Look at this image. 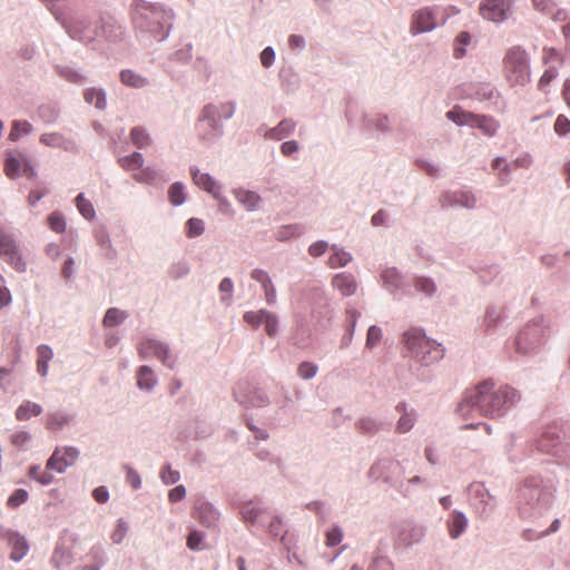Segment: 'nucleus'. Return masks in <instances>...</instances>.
<instances>
[{"label": "nucleus", "mask_w": 570, "mask_h": 570, "mask_svg": "<svg viewBox=\"0 0 570 570\" xmlns=\"http://www.w3.org/2000/svg\"><path fill=\"white\" fill-rule=\"evenodd\" d=\"M521 400V394L510 385H497L492 380H485L463 393L456 406L462 417L481 415L501 417Z\"/></svg>", "instance_id": "1"}, {"label": "nucleus", "mask_w": 570, "mask_h": 570, "mask_svg": "<svg viewBox=\"0 0 570 570\" xmlns=\"http://www.w3.org/2000/svg\"><path fill=\"white\" fill-rule=\"evenodd\" d=\"M130 10L132 26L139 41L150 46L169 37L175 20L173 9L159 2L134 0Z\"/></svg>", "instance_id": "2"}, {"label": "nucleus", "mask_w": 570, "mask_h": 570, "mask_svg": "<svg viewBox=\"0 0 570 570\" xmlns=\"http://www.w3.org/2000/svg\"><path fill=\"white\" fill-rule=\"evenodd\" d=\"M404 356L410 357L421 366H431L444 357L442 344L426 336L422 327L413 326L406 330L401 337Z\"/></svg>", "instance_id": "3"}, {"label": "nucleus", "mask_w": 570, "mask_h": 570, "mask_svg": "<svg viewBox=\"0 0 570 570\" xmlns=\"http://www.w3.org/2000/svg\"><path fill=\"white\" fill-rule=\"evenodd\" d=\"M552 494L537 476L525 478L518 497L519 514L523 519L542 515L551 505Z\"/></svg>", "instance_id": "4"}, {"label": "nucleus", "mask_w": 570, "mask_h": 570, "mask_svg": "<svg viewBox=\"0 0 570 570\" xmlns=\"http://www.w3.org/2000/svg\"><path fill=\"white\" fill-rule=\"evenodd\" d=\"M549 334L550 325L543 316L532 318L517 334L514 340L515 352L521 355L538 352Z\"/></svg>", "instance_id": "5"}, {"label": "nucleus", "mask_w": 570, "mask_h": 570, "mask_svg": "<svg viewBox=\"0 0 570 570\" xmlns=\"http://www.w3.org/2000/svg\"><path fill=\"white\" fill-rule=\"evenodd\" d=\"M564 436L563 428L558 423H551L541 430L533 444L539 452L560 458L563 464L570 465V445L564 443Z\"/></svg>", "instance_id": "6"}, {"label": "nucleus", "mask_w": 570, "mask_h": 570, "mask_svg": "<svg viewBox=\"0 0 570 570\" xmlns=\"http://www.w3.org/2000/svg\"><path fill=\"white\" fill-rule=\"evenodd\" d=\"M503 69L511 85L524 86L530 81V57L521 46L508 49L503 58Z\"/></svg>", "instance_id": "7"}, {"label": "nucleus", "mask_w": 570, "mask_h": 570, "mask_svg": "<svg viewBox=\"0 0 570 570\" xmlns=\"http://www.w3.org/2000/svg\"><path fill=\"white\" fill-rule=\"evenodd\" d=\"M137 353L141 360L154 355L169 370H175L178 361L177 354L171 351L168 343L153 337L141 338L137 344Z\"/></svg>", "instance_id": "8"}, {"label": "nucleus", "mask_w": 570, "mask_h": 570, "mask_svg": "<svg viewBox=\"0 0 570 570\" xmlns=\"http://www.w3.org/2000/svg\"><path fill=\"white\" fill-rule=\"evenodd\" d=\"M59 22L73 40L90 43L98 37V27L88 16L73 13L67 19H59Z\"/></svg>", "instance_id": "9"}, {"label": "nucleus", "mask_w": 570, "mask_h": 570, "mask_svg": "<svg viewBox=\"0 0 570 570\" xmlns=\"http://www.w3.org/2000/svg\"><path fill=\"white\" fill-rule=\"evenodd\" d=\"M196 130L199 140L205 145H213L224 135V126L215 109L205 105L197 118Z\"/></svg>", "instance_id": "10"}, {"label": "nucleus", "mask_w": 570, "mask_h": 570, "mask_svg": "<svg viewBox=\"0 0 570 570\" xmlns=\"http://www.w3.org/2000/svg\"><path fill=\"white\" fill-rule=\"evenodd\" d=\"M403 474V466L399 461L390 458L376 460L370 468L367 475L373 481L382 480L390 488L397 491L399 476Z\"/></svg>", "instance_id": "11"}, {"label": "nucleus", "mask_w": 570, "mask_h": 570, "mask_svg": "<svg viewBox=\"0 0 570 570\" xmlns=\"http://www.w3.org/2000/svg\"><path fill=\"white\" fill-rule=\"evenodd\" d=\"M515 0H482L479 14L487 21L502 24L514 16Z\"/></svg>", "instance_id": "12"}, {"label": "nucleus", "mask_w": 570, "mask_h": 570, "mask_svg": "<svg viewBox=\"0 0 570 570\" xmlns=\"http://www.w3.org/2000/svg\"><path fill=\"white\" fill-rule=\"evenodd\" d=\"M0 256L16 272L26 273L27 262L23 259L14 235L4 228H0Z\"/></svg>", "instance_id": "13"}, {"label": "nucleus", "mask_w": 570, "mask_h": 570, "mask_svg": "<svg viewBox=\"0 0 570 570\" xmlns=\"http://www.w3.org/2000/svg\"><path fill=\"white\" fill-rule=\"evenodd\" d=\"M266 513L267 508L265 507L264 502L257 498L247 500L239 505V514L242 520L247 524L249 530L253 528L265 529Z\"/></svg>", "instance_id": "14"}, {"label": "nucleus", "mask_w": 570, "mask_h": 570, "mask_svg": "<svg viewBox=\"0 0 570 570\" xmlns=\"http://www.w3.org/2000/svg\"><path fill=\"white\" fill-rule=\"evenodd\" d=\"M442 208H465L473 210L478 207V197L470 189L446 190L440 196Z\"/></svg>", "instance_id": "15"}, {"label": "nucleus", "mask_w": 570, "mask_h": 570, "mask_svg": "<svg viewBox=\"0 0 570 570\" xmlns=\"http://www.w3.org/2000/svg\"><path fill=\"white\" fill-rule=\"evenodd\" d=\"M380 281L382 287L391 295L394 299H401L403 295L411 294L405 288V277L396 267H385L380 273Z\"/></svg>", "instance_id": "16"}, {"label": "nucleus", "mask_w": 570, "mask_h": 570, "mask_svg": "<svg viewBox=\"0 0 570 570\" xmlns=\"http://www.w3.org/2000/svg\"><path fill=\"white\" fill-rule=\"evenodd\" d=\"M436 28V17L432 8L424 7L413 12L410 23V33L417 36L431 32Z\"/></svg>", "instance_id": "17"}, {"label": "nucleus", "mask_w": 570, "mask_h": 570, "mask_svg": "<svg viewBox=\"0 0 570 570\" xmlns=\"http://www.w3.org/2000/svg\"><path fill=\"white\" fill-rule=\"evenodd\" d=\"M190 176L196 186L210 194L216 200H223V186L210 174L202 173L197 166H190Z\"/></svg>", "instance_id": "18"}, {"label": "nucleus", "mask_w": 570, "mask_h": 570, "mask_svg": "<svg viewBox=\"0 0 570 570\" xmlns=\"http://www.w3.org/2000/svg\"><path fill=\"white\" fill-rule=\"evenodd\" d=\"M234 399L240 405L256 409L268 406L272 402L267 392L261 387H254L246 393L235 391Z\"/></svg>", "instance_id": "19"}, {"label": "nucleus", "mask_w": 570, "mask_h": 570, "mask_svg": "<svg viewBox=\"0 0 570 570\" xmlns=\"http://www.w3.org/2000/svg\"><path fill=\"white\" fill-rule=\"evenodd\" d=\"M39 141L47 147L59 148L72 154L79 153V146L76 140L58 131L42 134Z\"/></svg>", "instance_id": "20"}, {"label": "nucleus", "mask_w": 570, "mask_h": 570, "mask_svg": "<svg viewBox=\"0 0 570 570\" xmlns=\"http://www.w3.org/2000/svg\"><path fill=\"white\" fill-rule=\"evenodd\" d=\"M425 527L421 524L405 523L396 533V541L399 544L410 548L420 543L425 537Z\"/></svg>", "instance_id": "21"}, {"label": "nucleus", "mask_w": 570, "mask_h": 570, "mask_svg": "<svg viewBox=\"0 0 570 570\" xmlns=\"http://www.w3.org/2000/svg\"><path fill=\"white\" fill-rule=\"evenodd\" d=\"M504 321V308L499 305H489L485 309L481 328L485 335H495Z\"/></svg>", "instance_id": "22"}, {"label": "nucleus", "mask_w": 570, "mask_h": 570, "mask_svg": "<svg viewBox=\"0 0 570 570\" xmlns=\"http://www.w3.org/2000/svg\"><path fill=\"white\" fill-rule=\"evenodd\" d=\"M331 285L338 291L342 296L350 297L357 291L358 283L356 277L348 272L337 273L333 276Z\"/></svg>", "instance_id": "23"}, {"label": "nucleus", "mask_w": 570, "mask_h": 570, "mask_svg": "<svg viewBox=\"0 0 570 570\" xmlns=\"http://www.w3.org/2000/svg\"><path fill=\"white\" fill-rule=\"evenodd\" d=\"M195 518L206 528H216L220 513L214 504L203 501L196 507Z\"/></svg>", "instance_id": "24"}, {"label": "nucleus", "mask_w": 570, "mask_h": 570, "mask_svg": "<svg viewBox=\"0 0 570 570\" xmlns=\"http://www.w3.org/2000/svg\"><path fill=\"white\" fill-rule=\"evenodd\" d=\"M75 561V554L72 552V544L68 543L67 540L60 539L57 542L55 551L51 557V563L60 569L69 567Z\"/></svg>", "instance_id": "25"}, {"label": "nucleus", "mask_w": 570, "mask_h": 570, "mask_svg": "<svg viewBox=\"0 0 570 570\" xmlns=\"http://www.w3.org/2000/svg\"><path fill=\"white\" fill-rule=\"evenodd\" d=\"M4 537L12 549L10 559L14 562L21 561L29 551L27 539L20 533L10 530L6 532Z\"/></svg>", "instance_id": "26"}, {"label": "nucleus", "mask_w": 570, "mask_h": 570, "mask_svg": "<svg viewBox=\"0 0 570 570\" xmlns=\"http://www.w3.org/2000/svg\"><path fill=\"white\" fill-rule=\"evenodd\" d=\"M296 126L297 124L294 119L284 118L275 127L267 129L264 137L274 141H281L292 136L296 130Z\"/></svg>", "instance_id": "27"}, {"label": "nucleus", "mask_w": 570, "mask_h": 570, "mask_svg": "<svg viewBox=\"0 0 570 570\" xmlns=\"http://www.w3.org/2000/svg\"><path fill=\"white\" fill-rule=\"evenodd\" d=\"M470 491L475 499L479 500V509L481 513H491L495 509V500L488 489L481 483L470 485Z\"/></svg>", "instance_id": "28"}, {"label": "nucleus", "mask_w": 570, "mask_h": 570, "mask_svg": "<svg viewBox=\"0 0 570 570\" xmlns=\"http://www.w3.org/2000/svg\"><path fill=\"white\" fill-rule=\"evenodd\" d=\"M233 194L236 200L248 212L258 210L259 205L263 202V198L258 193L242 187L235 188Z\"/></svg>", "instance_id": "29"}, {"label": "nucleus", "mask_w": 570, "mask_h": 570, "mask_svg": "<svg viewBox=\"0 0 570 570\" xmlns=\"http://www.w3.org/2000/svg\"><path fill=\"white\" fill-rule=\"evenodd\" d=\"M414 293L422 294L426 298H433L438 293V285L435 281L425 275H414L411 279Z\"/></svg>", "instance_id": "30"}, {"label": "nucleus", "mask_w": 570, "mask_h": 570, "mask_svg": "<svg viewBox=\"0 0 570 570\" xmlns=\"http://www.w3.org/2000/svg\"><path fill=\"white\" fill-rule=\"evenodd\" d=\"M73 419V414L61 410L49 412L47 413L46 429L52 432H59L66 426H69Z\"/></svg>", "instance_id": "31"}, {"label": "nucleus", "mask_w": 570, "mask_h": 570, "mask_svg": "<svg viewBox=\"0 0 570 570\" xmlns=\"http://www.w3.org/2000/svg\"><path fill=\"white\" fill-rule=\"evenodd\" d=\"M362 130L364 131H379L387 134L391 131V121L386 115H371L364 116L362 122Z\"/></svg>", "instance_id": "32"}, {"label": "nucleus", "mask_w": 570, "mask_h": 570, "mask_svg": "<svg viewBox=\"0 0 570 570\" xmlns=\"http://www.w3.org/2000/svg\"><path fill=\"white\" fill-rule=\"evenodd\" d=\"M22 154L12 150L7 151L4 160V174L10 179H16L21 176V168L23 169Z\"/></svg>", "instance_id": "33"}, {"label": "nucleus", "mask_w": 570, "mask_h": 570, "mask_svg": "<svg viewBox=\"0 0 570 570\" xmlns=\"http://www.w3.org/2000/svg\"><path fill=\"white\" fill-rule=\"evenodd\" d=\"M332 254L328 257L327 266L330 268L345 267L353 261V256L350 252L345 250L344 247L337 244L331 245Z\"/></svg>", "instance_id": "34"}, {"label": "nucleus", "mask_w": 570, "mask_h": 570, "mask_svg": "<svg viewBox=\"0 0 570 570\" xmlns=\"http://www.w3.org/2000/svg\"><path fill=\"white\" fill-rule=\"evenodd\" d=\"M137 386L142 390L150 392L157 385L158 380L154 374V370L148 365H141L136 372Z\"/></svg>", "instance_id": "35"}, {"label": "nucleus", "mask_w": 570, "mask_h": 570, "mask_svg": "<svg viewBox=\"0 0 570 570\" xmlns=\"http://www.w3.org/2000/svg\"><path fill=\"white\" fill-rule=\"evenodd\" d=\"M468 528V519L461 511L454 510L448 521V529L451 539H458Z\"/></svg>", "instance_id": "36"}, {"label": "nucleus", "mask_w": 570, "mask_h": 570, "mask_svg": "<svg viewBox=\"0 0 570 570\" xmlns=\"http://www.w3.org/2000/svg\"><path fill=\"white\" fill-rule=\"evenodd\" d=\"M132 178L139 184L155 185L158 180L167 181V177L163 170L154 167H142L139 173H135Z\"/></svg>", "instance_id": "37"}, {"label": "nucleus", "mask_w": 570, "mask_h": 570, "mask_svg": "<svg viewBox=\"0 0 570 570\" xmlns=\"http://www.w3.org/2000/svg\"><path fill=\"white\" fill-rule=\"evenodd\" d=\"M95 238L98 246L105 250V257L109 261H115L118 256V253L111 243L108 230L105 227L97 229L95 233Z\"/></svg>", "instance_id": "38"}, {"label": "nucleus", "mask_w": 570, "mask_h": 570, "mask_svg": "<svg viewBox=\"0 0 570 570\" xmlns=\"http://www.w3.org/2000/svg\"><path fill=\"white\" fill-rule=\"evenodd\" d=\"M445 117L448 120L454 122L458 126L472 127L473 120L475 119V114L466 111L459 106H455L449 111H446Z\"/></svg>", "instance_id": "39"}, {"label": "nucleus", "mask_w": 570, "mask_h": 570, "mask_svg": "<svg viewBox=\"0 0 570 570\" xmlns=\"http://www.w3.org/2000/svg\"><path fill=\"white\" fill-rule=\"evenodd\" d=\"M499 127V122L493 117L475 114L472 128L480 129L485 136L493 137Z\"/></svg>", "instance_id": "40"}, {"label": "nucleus", "mask_w": 570, "mask_h": 570, "mask_svg": "<svg viewBox=\"0 0 570 570\" xmlns=\"http://www.w3.org/2000/svg\"><path fill=\"white\" fill-rule=\"evenodd\" d=\"M83 99L87 104L94 105L99 110H105L107 107L106 91L102 88H87L83 91Z\"/></svg>", "instance_id": "41"}, {"label": "nucleus", "mask_w": 570, "mask_h": 570, "mask_svg": "<svg viewBox=\"0 0 570 570\" xmlns=\"http://www.w3.org/2000/svg\"><path fill=\"white\" fill-rule=\"evenodd\" d=\"M355 426L360 433L373 436L382 430L383 424L372 416H363L356 421Z\"/></svg>", "instance_id": "42"}, {"label": "nucleus", "mask_w": 570, "mask_h": 570, "mask_svg": "<svg viewBox=\"0 0 570 570\" xmlns=\"http://www.w3.org/2000/svg\"><path fill=\"white\" fill-rule=\"evenodd\" d=\"M284 522L283 519L279 515H275L271 519L268 523H266V527L264 530H267V532L273 538H279L281 544L288 550V544L286 541V534L287 531H283Z\"/></svg>", "instance_id": "43"}, {"label": "nucleus", "mask_w": 570, "mask_h": 570, "mask_svg": "<svg viewBox=\"0 0 570 570\" xmlns=\"http://www.w3.org/2000/svg\"><path fill=\"white\" fill-rule=\"evenodd\" d=\"M492 169L498 170L500 186H507L511 181V166L503 157H495L491 164Z\"/></svg>", "instance_id": "44"}, {"label": "nucleus", "mask_w": 570, "mask_h": 570, "mask_svg": "<svg viewBox=\"0 0 570 570\" xmlns=\"http://www.w3.org/2000/svg\"><path fill=\"white\" fill-rule=\"evenodd\" d=\"M312 330L307 324L301 322L292 336V342L299 348H306L311 343Z\"/></svg>", "instance_id": "45"}, {"label": "nucleus", "mask_w": 570, "mask_h": 570, "mask_svg": "<svg viewBox=\"0 0 570 570\" xmlns=\"http://www.w3.org/2000/svg\"><path fill=\"white\" fill-rule=\"evenodd\" d=\"M42 413V406L38 403L26 401L20 404L16 410V419L19 421H27L31 416H38Z\"/></svg>", "instance_id": "46"}, {"label": "nucleus", "mask_w": 570, "mask_h": 570, "mask_svg": "<svg viewBox=\"0 0 570 570\" xmlns=\"http://www.w3.org/2000/svg\"><path fill=\"white\" fill-rule=\"evenodd\" d=\"M120 81L124 85L136 89L144 88L149 83L146 77L130 69H126L120 72Z\"/></svg>", "instance_id": "47"}, {"label": "nucleus", "mask_w": 570, "mask_h": 570, "mask_svg": "<svg viewBox=\"0 0 570 570\" xmlns=\"http://www.w3.org/2000/svg\"><path fill=\"white\" fill-rule=\"evenodd\" d=\"M128 317V313L126 311L119 309L117 307H110L106 311L102 325L105 327H114L120 325Z\"/></svg>", "instance_id": "48"}, {"label": "nucleus", "mask_w": 570, "mask_h": 570, "mask_svg": "<svg viewBox=\"0 0 570 570\" xmlns=\"http://www.w3.org/2000/svg\"><path fill=\"white\" fill-rule=\"evenodd\" d=\"M186 198L185 185L181 181H176L169 186L168 200L173 206H181L186 202Z\"/></svg>", "instance_id": "49"}, {"label": "nucleus", "mask_w": 570, "mask_h": 570, "mask_svg": "<svg viewBox=\"0 0 570 570\" xmlns=\"http://www.w3.org/2000/svg\"><path fill=\"white\" fill-rule=\"evenodd\" d=\"M471 35L468 31H461L453 42V56L462 59L466 53V47L471 43Z\"/></svg>", "instance_id": "50"}, {"label": "nucleus", "mask_w": 570, "mask_h": 570, "mask_svg": "<svg viewBox=\"0 0 570 570\" xmlns=\"http://www.w3.org/2000/svg\"><path fill=\"white\" fill-rule=\"evenodd\" d=\"M218 291L222 294L220 303L224 306L229 307L234 302V296H233L234 283H233L232 278L224 277L218 285Z\"/></svg>", "instance_id": "51"}, {"label": "nucleus", "mask_w": 570, "mask_h": 570, "mask_svg": "<svg viewBox=\"0 0 570 570\" xmlns=\"http://www.w3.org/2000/svg\"><path fill=\"white\" fill-rule=\"evenodd\" d=\"M304 233V229L298 224H291L282 226L275 233V238L279 242H287L293 237H298Z\"/></svg>", "instance_id": "52"}, {"label": "nucleus", "mask_w": 570, "mask_h": 570, "mask_svg": "<svg viewBox=\"0 0 570 570\" xmlns=\"http://www.w3.org/2000/svg\"><path fill=\"white\" fill-rule=\"evenodd\" d=\"M261 315H263V324L265 332L269 337H275L278 334V317L275 313L261 308Z\"/></svg>", "instance_id": "53"}, {"label": "nucleus", "mask_w": 570, "mask_h": 570, "mask_svg": "<svg viewBox=\"0 0 570 570\" xmlns=\"http://www.w3.org/2000/svg\"><path fill=\"white\" fill-rule=\"evenodd\" d=\"M100 29L104 37L109 41H118L125 35L124 28L116 22L106 21L101 24Z\"/></svg>", "instance_id": "54"}, {"label": "nucleus", "mask_w": 570, "mask_h": 570, "mask_svg": "<svg viewBox=\"0 0 570 570\" xmlns=\"http://www.w3.org/2000/svg\"><path fill=\"white\" fill-rule=\"evenodd\" d=\"M209 108L215 109L217 111V116L219 120H229L233 118L236 110L235 101H225L219 104H207Z\"/></svg>", "instance_id": "55"}, {"label": "nucleus", "mask_w": 570, "mask_h": 570, "mask_svg": "<svg viewBox=\"0 0 570 570\" xmlns=\"http://www.w3.org/2000/svg\"><path fill=\"white\" fill-rule=\"evenodd\" d=\"M422 484L428 487V482L425 479L421 478L420 475L412 476L407 481H400V484H397V493L401 494L403 498H411L413 495L412 485Z\"/></svg>", "instance_id": "56"}, {"label": "nucleus", "mask_w": 570, "mask_h": 570, "mask_svg": "<svg viewBox=\"0 0 570 570\" xmlns=\"http://www.w3.org/2000/svg\"><path fill=\"white\" fill-rule=\"evenodd\" d=\"M144 156L139 151H134L131 155L119 158V165L126 170H135L144 167Z\"/></svg>", "instance_id": "57"}, {"label": "nucleus", "mask_w": 570, "mask_h": 570, "mask_svg": "<svg viewBox=\"0 0 570 570\" xmlns=\"http://www.w3.org/2000/svg\"><path fill=\"white\" fill-rule=\"evenodd\" d=\"M130 138L132 144L139 149L147 148L151 144L149 134L142 127H134L130 130Z\"/></svg>", "instance_id": "58"}, {"label": "nucleus", "mask_w": 570, "mask_h": 570, "mask_svg": "<svg viewBox=\"0 0 570 570\" xmlns=\"http://www.w3.org/2000/svg\"><path fill=\"white\" fill-rule=\"evenodd\" d=\"M56 72L66 81L71 83H81L85 79L77 69L70 66L58 65L56 66Z\"/></svg>", "instance_id": "59"}, {"label": "nucleus", "mask_w": 570, "mask_h": 570, "mask_svg": "<svg viewBox=\"0 0 570 570\" xmlns=\"http://www.w3.org/2000/svg\"><path fill=\"white\" fill-rule=\"evenodd\" d=\"M190 273V266L187 261L180 259L178 262H174L167 271L168 276L171 279H181L186 277Z\"/></svg>", "instance_id": "60"}, {"label": "nucleus", "mask_w": 570, "mask_h": 570, "mask_svg": "<svg viewBox=\"0 0 570 570\" xmlns=\"http://www.w3.org/2000/svg\"><path fill=\"white\" fill-rule=\"evenodd\" d=\"M38 116L45 124L56 122L60 116L58 106L48 104L38 108Z\"/></svg>", "instance_id": "61"}, {"label": "nucleus", "mask_w": 570, "mask_h": 570, "mask_svg": "<svg viewBox=\"0 0 570 570\" xmlns=\"http://www.w3.org/2000/svg\"><path fill=\"white\" fill-rule=\"evenodd\" d=\"M33 131V126L27 120H14L12 121L11 130L8 138L11 141H17L20 135H29Z\"/></svg>", "instance_id": "62"}, {"label": "nucleus", "mask_w": 570, "mask_h": 570, "mask_svg": "<svg viewBox=\"0 0 570 570\" xmlns=\"http://www.w3.org/2000/svg\"><path fill=\"white\" fill-rule=\"evenodd\" d=\"M29 478L36 480L41 485H49L53 481V475L49 470H42L40 465H31L28 471Z\"/></svg>", "instance_id": "63"}, {"label": "nucleus", "mask_w": 570, "mask_h": 570, "mask_svg": "<svg viewBox=\"0 0 570 570\" xmlns=\"http://www.w3.org/2000/svg\"><path fill=\"white\" fill-rule=\"evenodd\" d=\"M415 421L416 414L415 411L412 409L410 410V412H405V414L401 415L396 423L395 431L400 434L407 433L414 426Z\"/></svg>", "instance_id": "64"}]
</instances>
